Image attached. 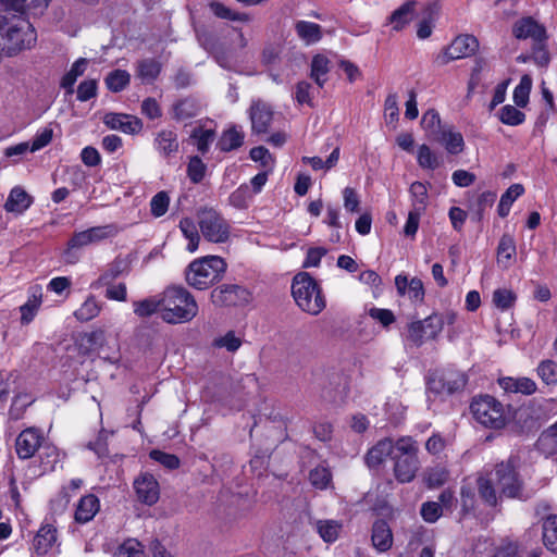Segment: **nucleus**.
Wrapping results in <instances>:
<instances>
[{"label": "nucleus", "mask_w": 557, "mask_h": 557, "mask_svg": "<svg viewBox=\"0 0 557 557\" xmlns=\"http://www.w3.org/2000/svg\"><path fill=\"white\" fill-rule=\"evenodd\" d=\"M518 461L517 457L510 456L507 460L496 463L493 480L500 497L525 502L535 494V490L527 487L518 471Z\"/></svg>", "instance_id": "1"}, {"label": "nucleus", "mask_w": 557, "mask_h": 557, "mask_svg": "<svg viewBox=\"0 0 557 557\" xmlns=\"http://www.w3.org/2000/svg\"><path fill=\"white\" fill-rule=\"evenodd\" d=\"M162 319L168 323H184L198 313L194 296L183 286L168 287L161 298Z\"/></svg>", "instance_id": "2"}, {"label": "nucleus", "mask_w": 557, "mask_h": 557, "mask_svg": "<svg viewBox=\"0 0 557 557\" xmlns=\"http://www.w3.org/2000/svg\"><path fill=\"white\" fill-rule=\"evenodd\" d=\"M227 264L219 256H206L191 261L185 270L187 284L198 290H205L222 280Z\"/></svg>", "instance_id": "3"}, {"label": "nucleus", "mask_w": 557, "mask_h": 557, "mask_svg": "<svg viewBox=\"0 0 557 557\" xmlns=\"http://www.w3.org/2000/svg\"><path fill=\"white\" fill-rule=\"evenodd\" d=\"M292 294L298 307L305 312L315 315L325 308V299L320 287L306 272L294 277Z\"/></svg>", "instance_id": "4"}, {"label": "nucleus", "mask_w": 557, "mask_h": 557, "mask_svg": "<svg viewBox=\"0 0 557 557\" xmlns=\"http://www.w3.org/2000/svg\"><path fill=\"white\" fill-rule=\"evenodd\" d=\"M119 233V228L114 224L94 226L88 230L76 232L67 242V248L64 251V260L69 264L78 261L76 250L99 244L108 238L114 237Z\"/></svg>", "instance_id": "5"}, {"label": "nucleus", "mask_w": 557, "mask_h": 557, "mask_svg": "<svg viewBox=\"0 0 557 557\" xmlns=\"http://www.w3.org/2000/svg\"><path fill=\"white\" fill-rule=\"evenodd\" d=\"M470 410L473 418L482 425L491 429H502L506 424L504 406L490 395L474 397Z\"/></svg>", "instance_id": "6"}, {"label": "nucleus", "mask_w": 557, "mask_h": 557, "mask_svg": "<svg viewBox=\"0 0 557 557\" xmlns=\"http://www.w3.org/2000/svg\"><path fill=\"white\" fill-rule=\"evenodd\" d=\"M198 225L202 236L210 243H226L231 235L230 223L213 209L198 211Z\"/></svg>", "instance_id": "7"}, {"label": "nucleus", "mask_w": 557, "mask_h": 557, "mask_svg": "<svg viewBox=\"0 0 557 557\" xmlns=\"http://www.w3.org/2000/svg\"><path fill=\"white\" fill-rule=\"evenodd\" d=\"M5 38L9 41V49L18 51L32 48L36 40L37 34L33 25L25 18L18 17L15 23H9L4 27Z\"/></svg>", "instance_id": "8"}, {"label": "nucleus", "mask_w": 557, "mask_h": 557, "mask_svg": "<svg viewBox=\"0 0 557 557\" xmlns=\"http://www.w3.org/2000/svg\"><path fill=\"white\" fill-rule=\"evenodd\" d=\"M444 323V318L437 313H433L424 320L413 321L408 326V338L419 347L425 339H435L442 332Z\"/></svg>", "instance_id": "9"}, {"label": "nucleus", "mask_w": 557, "mask_h": 557, "mask_svg": "<svg viewBox=\"0 0 557 557\" xmlns=\"http://www.w3.org/2000/svg\"><path fill=\"white\" fill-rule=\"evenodd\" d=\"M211 301L218 307L242 306L250 300V293L237 284H223L212 289Z\"/></svg>", "instance_id": "10"}, {"label": "nucleus", "mask_w": 557, "mask_h": 557, "mask_svg": "<svg viewBox=\"0 0 557 557\" xmlns=\"http://www.w3.org/2000/svg\"><path fill=\"white\" fill-rule=\"evenodd\" d=\"M466 376L460 372H434L428 379V388L434 394H454L466 385Z\"/></svg>", "instance_id": "11"}, {"label": "nucleus", "mask_w": 557, "mask_h": 557, "mask_svg": "<svg viewBox=\"0 0 557 557\" xmlns=\"http://www.w3.org/2000/svg\"><path fill=\"white\" fill-rule=\"evenodd\" d=\"M479 48L478 39L472 35H461L456 37L445 49L442 57L443 63L467 58L472 55Z\"/></svg>", "instance_id": "12"}, {"label": "nucleus", "mask_w": 557, "mask_h": 557, "mask_svg": "<svg viewBox=\"0 0 557 557\" xmlns=\"http://www.w3.org/2000/svg\"><path fill=\"white\" fill-rule=\"evenodd\" d=\"M42 434L36 428H27L22 431L15 441V450L21 459H29L41 446Z\"/></svg>", "instance_id": "13"}, {"label": "nucleus", "mask_w": 557, "mask_h": 557, "mask_svg": "<svg viewBox=\"0 0 557 557\" xmlns=\"http://www.w3.org/2000/svg\"><path fill=\"white\" fill-rule=\"evenodd\" d=\"M512 34L517 39H532L536 45L546 39L545 27L531 16L518 20L512 26Z\"/></svg>", "instance_id": "14"}, {"label": "nucleus", "mask_w": 557, "mask_h": 557, "mask_svg": "<svg viewBox=\"0 0 557 557\" xmlns=\"http://www.w3.org/2000/svg\"><path fill=\"white\" fill-rule=\"evenodd\" d=\"M134 488L138 499L146 505L151 506L159 499V484L149 473L140 474L134 482Z\"/></svg>", "instance_id": "15"}, {"label": "nucleus", "mask_w": 557, "mask_h": 557, "mask_svg": "<svg viewBox=\"0 0 557 557\" xmlns=\"http://www.w3.org/2000/svg\"><path fill=\"white\" fill-rule=\"evenodd\" d=\"M251 128L255 133H267L273 119L272 108L262 100L253 101L249 109Z\"/></svg>", "instance_id": "16"}, {"label": "nucleus", "mask_w": 557, "mask_h": 557, "mask_svg": "<svg viewBox=\"0 0 557 557\" xmlns=\"http://www.w3.org/2000/svg\"><path fill=\"white\" fill-rule=\"evenodd\" d=\"M153 146L161 157L170 159L178 152V135L173 129H161L156 133Z\"/></svg>", "instance_id": "17"}, {"label": "nucleus", "mask_w": 557, "mask_h": 557, "mask_svg": "<svg viewBox=\"0 0 557 557\" xmlns=\"http://www.w3.org/2000/svg\"><path fill=\"white\" fill-rule=\"evenodd\" d=\"M103 122L109 128L126 134H136L143 128V123L138 117L123 113H108L104 115Z\"/></svg>", "instance_id": "18"}, {"label": "nucleus", "mask_w": 557, "mask_h": 557, "mask_svg": "<svg viewBox=\"0 0 557 557\" xmlns=\"http://www.w3.org/2000/svg\"><path fill=\"white\" fill-rule=\"evenodd\" d=\"M394 459L396 479L400 483L411 482L420 467L418 456H394Z\"/></svg>", "instance_id": "19"}, {"label": "nucleus", "mask_w": 557, "mask_h": 557, "mask_svg": "<svg viewBox=\"0 0 557 557\" xmlns=\"http://www.w3.org/2000/svg\"><path fill=\"white\" fill-rule=\"evenodd\" d=\"M395 286L400 296L408 293L410 299L414 301L423 300L424 288L420 278L413 277L409 281L407 275L399 274L395 277Z\"/></svg>", "instance_id": "20"}, {"label": "nucleus", "mask_w": 557, "mask_h": 557, "mask_svg": "<svg viewBox=\"0 0 557 557\" xmlns=\"http://www.w3.org/2000/svg\"><path fill=\"white\" fill-rule=\"evenodd\" d=\"M131 269V263L127 258L121 256L116 257L112 262L107 265L104 272L97 281L98 286L110 285L117 277L127 274Z\"/></svg>", "instance_id": "21"}, {"label": "nucleus", "mask_w": 557, "mask_h": 557, "mask_svg": "<svg viewBox=\"0 0 557 557\" xmlns=\"http://www.w3.org/2000/svg\"><path fill=\"white\" fill-rule=\"evenodd\" d=\"M50 0H4L5 11L37 15L48 7Z\"/></svg>", "instance_id": "22"}, {"label": "nucleus", "mask_w": 557, "mask_h": 557, "mask_svg": "<svg viewBox=\"0 0 557 557\" xmlns=\"http://www.w3.org/2000/svg\"><path fill=\"white\" fill-rule=\"evenodd\" d=\"M372 544L381 553L388 550L393 545V534L385 520H376L372 527Z\"/></svg>", "instance_id": "23"}, {"label": "nucleus", "mask_w": 557, "mask_h": 557, "mask_svg": "<svg viewBox=\"0 0 557 557\" xmlns=\"http://www.w3.org/2000/svg\"><path fill=\"white\" fill-rule=\"evenodd\" d=\"M394 451V443L389 438L377 442L366 455L364 460L369 468H377Z\"/></svg>", "instance_id": "24"}, {"label": "nucleus", "mask_w": 557, "mask_h": 557, "mask_svg": "<svg viewBox=\"0 0 557 557\" xmlns=\"http://www.w3.org/2000/svg\"><path fill=\"white\" fill-rule=\"evenodd\" d=\"M200 112V102L191 97L181 99L172 106V117L176 121L193 119Z\"/></svg>", "instance_id": "25"}, {"label": "nucleus", "mask_w": 557, "mask_h": 557, "mask_svg": "<svg viewBox=\"0 0 557 557\" xmlns=\"http://www.w3.org/2000/svg\"><path fill=\"white\" fill-rule=\"evenodd\" d=\"M433 140L442 144L451 154L460 153L465 147L461 133L455 132L450 125H447Z\"/></svg>", "instance_id": "26"}, {"label": "nucleus", "mask_w": 557, "mask_h": 557, "mask_svg": "<svg viewBox=\"0 0 557 557\" xmlns=\"http://www.w3.org/2000/svg\"><path fill=\"white\" fill-rule=\"evenodd\" d=\"M478 494L481 500L488 507H496L504 498L494 483L493 478L479 476L476 480Z\"/></svg>", "instance_id": "27"}, {"label": "nucleus", "mask_w": 557, "mask_h": 557, "mask_svg": "<svg viewBox=\"0 0 557 557\" xmlns=\"http://www.w3.org/2000/svg\"><path fill=\"white\" fill-rule=\"evenodd\" d=\"M100 508L99 499L92 495L88 494L83 496L75 510V520L78 523H86L90 521L95 515L98 512Z\"/></svg>", "instance_id": "28"}, {"label": "nucleus", "mask_w": 557, "mask_h": 557, "mask_svg": "<svg viewBox=\"0 0 557 557\" xmlns=\"http://www.w3.org/2000/svg\"><path fill=\"white\" fill-rule=\"evenodd\" d=\"M414 7V1H408L391 14L388 23L392 25L393 30L399 32L409 25L416 15Z\"/></svg>", "instance_id": "29"}, {"label": "nucleus", "mask_w": 557, "mask_h": 557, "mask_svg": "<svg viewBox=\"0 0 557 557\" xmlns=\"http://www.w3.org/2000/svg\"><path fill=\"white\" fill-rule=\"evenodd\" d=\"M57 542V529L51 524H44L33 541V547L38 555L46 554Z\"/></svg>", "instance_id": "30"}, {"label": "nucleus", "mask_w": 557, "mask_h": 557, "mask_svg": "<svg viewBox=\"0 0 557 557\" xmlns=\"http://www.w3.org/2000/svg\"><path fill=\"white\" fill-rule=\"evenodd\" d=\"M500 387L507 393L531 395L536 391V384L529 377H504L499 380Z\"/></svg>", "instance_id": "31"}, {"label": "nucleus", "mask_w": 557, "mask_h": 557, "mask_svg": "<svg viewBox=\"0 0 557 557\" xmlns=\"http://www.w3.org/2000/svg\"><path fill=\"white\" fill-rule=\"evenodd\" d=\"M295 32L307 46L317 44L322 39V27L313 22L297 21Z\"/></svg>", "instance_id": "32"}, {"label": "nucleus", "mask_w": 557, "mask_h": 557, "mask_svg": "<svg viewBox=\"0 0 557 557\" xmlns=\"http://www.w3.org/2000/svg\"><path fill=\"white\" fill-rule=\"evenodd\" d=\"M30 203L32 199L27 193L21 187H14L5 201L4 208L8 212L22 213Z\"/></svg>", "instance_id": "33"}, {"label": "nucleus", "mask_w": 557, "mask_h": 557, "mask_svg": "<svg viewBox=\"0 0 557 557\" xmlns=\"http://www.w3.org/2000/svg\"><path fill=\"white\" fill-rule=\"evenodd\" d=\"M516 256V243L511 235L504 234L497 247V262L504 268H508Z\"/></svg>", "instance_id": "34"}, {"label": "nucleus", "mask_w": 557, "mask_h": 557, "mask_svg": "<svg viewBox=\"0 0 557 557\" xmlns=\"http://www.w3.org/2000/svg\"><path fill=\"white\" fill-rule=\"evenodd\" d=\"M210 11L219 18L227 20L232 22L248 23L251 17L248 13L237 12L226 7L225 4L212 1L209 3Z\"/></svg>", "instance_id": "35"}, {"label": "nucleus", "mask_w": 557, "mask_h": 557, "mask_svg": "<svg viewBox=\"0 0 557 557\" xmlns=\"http://www.w3.org/2000/svg\"><path fill=\"white\" fill-rule=\"evenodd\" d=\"M330 72V60L322 54H317L311 61L310 77L315 82L319 87H323L327 81V73Z\"/></svg>", "instance_id": "36"}, {"label": "nucleus", "mask_w": 557, "mask_h": 557, "mask_svg": "<svg viewBox=\"0 0 557 557\" xmlns=\"http://www.w3.org/2000/svg\"><path fill=\"white\" fill-rule=\"evenodd\" d=\"M542 531L545 547L557 554V515H549L543 520Z\"/></svg>", "instance_id": "37"}, {"label": "nucleus", "mask_w": 557, "mask_h": 557, "mask_svg": "<svg viewBox=\"0 0 557 557\" xmlns=\"http://www.w3.org/2000/svg\"><path fill=\"white\" fill-rule=\"evenodd\" d=\"M41 288L39 286L32 288V295L27 302L20 308L22 314L21 321L23 324H28L30 321H33L36 311L41 305Z\"/></svg>", "instance_id": "38"}, {"label": "nucleus", "mask_w": 557, "mask_h": 557, "mask_svg": "<svg viewBox=\"0 0 557 557\" xmlns=\"http://www.w3.org/2000/svg\"><path fill=\"white\" fill-rule=\"evenodd\" d=\"M88 65V60L85 58H79L76 60L71 70L62 77L61 87L66 90L67 94L74 92V84L81 75L84 74Z\"/></svg>", "instance_id": "39"}, {"label": "nucleus", "mask_w": 557, "mask_h": 557, "mask_svg": "<svg viewBox=\"0 0 557 557\" xmlns=\"http://www.w3.org/2000/svg\"><path fill=\"white\" fill-rule=\"evenodd\" d=\"M244 143V133L235 126L223 132L218 141L221 151L227 152L239 148Z\"/></svg>", "instance_id": "40"}, {"label": "nucleus", "mask_w": 557, "mask_h": 557, "mask_svg": "<svg viewBox=\"0 0 557 557\" xmlns=\"http://www.w3.org/2000/svg\"><path fill=\"white\" fill-rule=\"evenodd\" d=\"M161 71V64L154 59H144L137 64V76L144 83H152Z\"/></svg>", "instance_id": "41"}, {"label": "nucleus", "mask_w": 557, "mask_h": 557, "mask_svg": "<svg viewBox=\"0 0 557 557\" xmlns=\"http://www.w3.org/2000/svg\"><path fill=\"white\" fill-rule=\"evenodd\" d=\"M421 125L432 139L447 126V124H442L440 114L434 109H430L423 114Z\"/></svg>", "instance_id": "42"}, {"label": "nucleus", "mask_w": 557, "mask_h": 557, "mask_svg": "<svg viewBox=\"0 0 557 557\" xmlns=\"http://www.w3.org/2000/svg\"><path fill=\"white\" fill-rule=\"evenodd\" d=\"M524 188L521 184L511 185L506 193L502 196L500 201L498 203V214L502 218L508 215L512 202L523 194Z\"/></svg>", "instance_id": "43"}, {"label": "nucleus", "mask_w": 557, "mask_h": 557, "mask_svg": "<svg viewBox=\"0 0 557 557\" xmlns=\"http://www.w3.org/2000/svg\"><path fill=\"white\" fill-rule=\"evenodd\" d=\"M180 228L183 235L188 239L187 250L194 252L197 250L200 236L198 233V228L194 221L189 218H184L180 221Z\"/></svg>", "instance_id": "44"}, {"label": "nucleus", "mask_w": 557, "mask_h": 557, "mask_svg": "<svg viewBox=\"0 0 557 557\" xmlns=\"http://www.w3.org/2000/svg\"><path fill=\"white\" fill-rule=\"evenodd\" d=\"M131 81V75L124 70H114L106 77V85L112 92L123 90Z\"/></svg>", "instance_id": "45"}, {"label": "nucleus", "mask_w": 557, "mask_h": 557, "mask_svg": "<svg viewBox=\"0 0 557 557\" xmlns=\"http://www.w3.org/2000/svg\"><path fill=\"white\" fill-rule=\"evenodd\" d=\"M320 536L329 543L335 542L342 530V524L335 520H321L317 523Z\"/></svg>", "instance_id": "46"}, {"label": "nucleus", "mask_w": 557, "mask_h": 557, "mask_svg": "<svg viewBox=\"0 0 557 557\" xmlns=\"http://www.w3.org/2000/svg\"><path fill=\"white\" fill-rule=\"evenodd\" d=\"M101 308L94 296L88 297L85 302L74 312L79 321H89L97 317Z\"/></svg>", "instance_id": "47"}, {"label": "nucleus", "mask_w": 557, "mask_h": 557, "mask_svg": "<svg viewBox=\"0 0 557 557\" xmlns=\"http://www.w3.org/2000/svg\"><path fill=\"white\" fill-rule=\"evenodd\" d=\"M532 87V79L529 75H523L519 85L513 90V101L517 107L523 108L529 101V95Z\"/></svg>", "instance_id": "48"}, {"label": "nucleus", "mask_w": 557, "mask_h": 557, "mask_svg": "<svg viewBox=\"0 0 557 557\" xmlns=\"http://www.w3.org/2000/svg\"><path fill=\"white\" fill-rule=\"evenodd\" d=\"M499 119L506 125L516 126L524 122L525 114L516 107L507 104L500 109Z\"/></svg>", "instance_id": "49"}, {"label": "nucleus", "mask_w": 557, "mask_h": 557, "mask_svg": "<svg viewBox=\"0 0 557 557\" xmlns=\"http://www.w3.org/2000/svg\"><path fill=\"white\" fill-rule=\"evenodd\" d=\"M331 471L324 466L315 467L309 473V480L311 484L319 490L326 488L331 482Z\"/></svg>", "instance_id": "50"}, {"label": "nucleus", "mask_w": 557, "mask_h": 557, "mask_svg": "<svg viewBox=\"0 0 557 557\" xmlns=\"http://www.w3.org/2000/svg\"><path fill=\"white\" fill-rule=\"evenodd\" d=\"M214 137L215 133L212 129L195 128L191 133V138L196 139L197 149L201 153H206L209 150Z\"/></svg>", "instance_id": "51"}, {"label": "nucleus", "mask_w": 557, "mask_h": 557, "mask_svg": "<svg viewBox=\"0 0 557 557\" xmlns=\"http://www.w3.org/2000/svg\"><path fill=\"white\" fill-rule=\"evenodd\" d=\"M420 513L425 522L434 523L442 517L443 508L437 502H425L421 506Z\"/></svg>", "instance_id": "52"}, {"label": "nucleus", "mask_w": 557, "mask_h": 557, "mask_svg": "<svg viewBox=\"0 0 557 557\" xmlns=\"http://www.w3.org/2000/svg\"><path fill=\"white\" fill-rule=\"evenodd\" d=\"M206 170L207 166L199 157L195 156L190 158L187 165V174L193 183H200L205 177Z\"/></svg>", "instance_id": "53"}, {"label": "nucleus", "mask_w": 557, "mask_h": 557, "mask_svg": "<svg viewBox=\"0 0 557 557\" xmlns=\"http://www.w3.org/2000/svg\"><path fill=\"white\" fill-rule=\"evenodd\" d=\"M170 197L165 191H159L156 194L150 201L151 214L156 218H160L165 214L169 209Z\"/></svg>", "instance_id": "54"}, {"label": "nucleus", "mask_w": 557, "mask_h": 557, "mask_svg": "<svg viewBox=\"0 0 557 557\" xmlns=\"http://www.w3.org/2000/svg\"><path fill=\"white\" fill-rule=\"evenodd\" d=\"M160 307L162 308L161 299L148 298L141 301H135L134 312L138 317H149L153 314Z\"/></svg>", "instance_id": "55"}, {"label": "nucleus", "mask_w": 557, "mask_h": 557, "mask_svg": "<svg viewBox=\"0 0 557 557\" xmlns=\"http://www.w3.org/2000/svg\"><path fill=\"white\" fill-rule=\"evenodd\" d=\"M537 374L546 384H555L557 382V362L542 361L537 367Z\"/></svg>", "instance_id": "56"}, {"label": "nucleus", "mask_w": 557, "mask_h": 557, "mask_svg": "<svg viewBox=\"0 0 557 557\" xmlns=\"http://www.w3.org/2000/svg\"><path fill=\"white\" fill-rule=\"evenodd\" d=\"M212 345L216 348H225L227 351L234 352L240 347L242 341L233 331H230L224 336L214 338Z\"/></svg>", "instance_id": "57"}, {"label": "nucleus", "mask_w": 557, "mask_h": 557, "mask_svg": "<svg viewBox=\"0 0 557 557\" xmlns=\"http://www.w3.org/2000/svg\"><path fill=\"white\" fill-rule=\"evenodd\" d=\"M448 479V472L443 467H434L425 472V482L429 487L442 486Z\"/></svg>", "instance_id": "58"}, {"label": "nucleus", "mask_w": 557, "mask_h": 557, "mask_svg": "<svg viewBox=\"0 0 557 557\" xmlns=\"http://www.w3.org/2000/svg\"><path fill=\"white\" fill-rule=\"evenodd\" d=\"M516 300V295L512 290L506 288L496 289L493 294V302L502 310L509 309Z\"/></svg>", "instance_id": "59"}, {"label": "nucleus", "mask_w": 557, "mask_h": 557, "mask_svg": "<svg viewBox=\"0 0 557 557\" xmlns=\"http://www.w3.org/2000/svg\"><path fill=\"white\" fill-rule=\"evenodd\" d=\"M537 449L545 455H553L557 451V437L546 430L536 442Z\"/></svg>", "instance_id": "60"}, {"label": "nucleus", "mask_w": 557, "mask_h": 557, "mask_svg": "<svg viewBox=\"0 0 557 557\" xmlns=\"http://www.w3.org/2000/svg\"><path fill=\"white\" fill-rule=\"evenodd\" d=\"M418 163L424 169H436L440 165L437 157L431 151L429 146L422 145L418 150Z\"/></svg>", "instance_id": "61"}, {"label": "nucleus", "mask_w": 557, "mask_h": 557, "mask_svg": "<svg viewBox=\"0 0 557 557\" xmlns=\"http://www.w3.org/2000/svg\"><path fill=\"white\" fill-rule=\"evenodd\" d=\"M395 456H418L417 442L411 437H401L394 444Z\"/></svg>", "instance_id": "62"}, {"label": "nucleus", "mask_w": 557, "mask_h": 557, "mask_svg": "<svg viewBox=\"0 0 557 557\" xmlns=\"http://www.w3.org/2000/svg\"><path fill=\"white\" fill-rule=\"evenodd\" d=\"M460 503L461 511L463 515H468L474 511L476 505V497L475 492L471 486H461Z\"/></svg>", "instance_id": "63"}, {"label": "nucleus", "mask_w": 557, "mask_h": 557, "mask_svg": "<svg viewBox=\"0 0 557 557\" xmlns=\"http://www.w3.org/2000/svg\"><path fill=\"white\" fill-rule=\"evenodd\" d=\"M251 195L247 185L239 186L230 195V203L238 209L246 208Z\"/></svg>", "instance_id": "64"}]
</instances>
